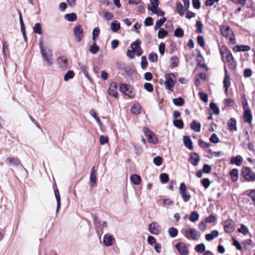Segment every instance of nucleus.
<instances>
[{
  "label": "nucleus",
  "instance_id": "12",
  "mask_svg": "<svg viewBox=\"0 0 255 255\" xmlns=\"http://www.w3.org/2000/svg\"><path fill=\"white\" fill-rule=\"evenodd\" d=\"M175 247L180 255H188L189 250L188 247L184 242H177Z\"/></svg>",
  "mask_w": 255,
  "mask_h": 255
},
{
  "label": "nucleus",
  "instance_id": "35",
  "mask_svg": "<svg viewBox=\"0 0 255 255\" xmlns=\"http://www.w3.org/2000/svg\"><path fill=\"white\" fill-rule=\"evenodd\" d=\"M64 18L69 22H74L77 19V14L75 12L67 13L64 15Z\"/></svg>",
  "mask_w": 255,
  "mask_h": 255
},
{
  "label": "nucleus",
  "instance_id": "26",
  "mask_svg": "<svg viewBox=\"0 0 255 255\" xmlns=\"http://www.w3.org/2000/svg\"><path fill=\"white\" fill-rule=\"evenodd\" d=\"M91 216L93 220L94 225L95 227V229L97 230H102V222L101 220L98 218L97 216L95 215L94 214L91 213Z\"/></svg>",
  "mask_w": 255,
  "mask_h": 255
},
{
  "label": "nucleus",
  "instance_id": "18",
  "mask_svg": "<svg viewBox=\"0 0 255 255\" xmlns=\"http://www.w3.org/2000/svg\"><path fill=\"white\" fill-rule=\"evenodd\" d=\"M125 74L127 75V78L128 80H132L133 79L132 75L136 71L135 70L130 66H125L121 69Z\"/></svg>",
  "mask_w": 255,
  "mask_h": 255
},
{
  "label": "nucleus",
  "instance_id": "51",
  "mask_svg": "<svg viewBox=\"0 0 255 255\" xmlns=\"http://www.w3.org/2000/svg\"><path fill=\"white\" fill-rule=\"evenodd\" d=\"M75 75V73L73 70H68L64 76V80L68 81L70 79L73 78Z\"/></svg>",
  "mask_w": 255,
  "mask_h": 255
},
{
  "label": "nucleus",
  "instance_id": "29",
  "mask_svg": "<svg viewBox=\"0 0 255 255\" xmlns=\"http://www.w3.org/2000/svg\"><path fill=\"white\" fill-rule=\"evenodd\" d=\"M142 110V107L139 104H134L131 108L130 112L134 115H139Z\"/></svg>",
  "mask_w": 255,
  "mask_h": 255
},
{
  "label": "nucleus",
  "instance_id": "34",
  "mask_svg": "<svg viewBox=\"0 0 255 255\" xmlns=\"http://www.w3.org/2000/svg\"><path fill=\"white\" fill-rule=\"evenodd\" d=\"M232 245L234 246H235L238 250L242 251L243 249H244L245 250H248V248L246 246H244V247H242L240 243L235 237H233L232 238Z\"/></svg>",
  "mask_w": 255,
  "mask_h": 255
},
{
  "label": "nucleus",
  "instance_id": "22",
  "mask_svg": "<svg viewBox=\"0 0 255 255\" xmlns=\"http://www.w3.org/2000/svg\"><path fill=\"white\" fill-rule=\"evenodd\" d=\"M220 31L221 34L226 38L229 37L230 33H232V31H233V30H231L230 26L224 25L220 26Z\"/></svg>",
  "mask_w": 255,
  "mask_h": 255
},
{
  "label": "nucleus",
  "instance_id": "9",
  "mask_svg": "<svg viewBox=\"0 0 255 255\" xmlns=\"http://www.w3.org/2000/svg\"><path fill=\"white\" fill-rule=\"evenodd\" d=\"M179 190L183 201L185 202H188L190 200L191 196L188 192L184 182L180 183Z\"/></svg>",
  "mask_w": 255,
  "mask_h": 255
},
{
  "label": "nucleus",
  "instance_id": "41",
  "mask_svg": "<svg viewBox=\"0 0 255 255\" xmlns=\"http://www.w3.org/2000/svg\"><path fill=\"white\" fill-rule=\"evenodd\" d=\"M100 50V47L97 45L96 42H93V44L90 46L89 51L93 54H97Z\"/></svg>",
  "mask_w": 255,
  "mask_h": 255
},
{
  "label": "nucleus",
  "instance_id": "13",
  "mask_svg": "<svg viewBox=\"0 0 255 255\" xmlns=\"http://www.w3.org/2000/svg\"><path fill=\"white\" fill-rule=\"evenodd\" d=\"M149 232L153 235H158L161 232V229L160 226L157 223L153 222L150 223L148 226Z\"/></svg>",
  "mask_w": 255,
  "mask_h": 255
},
{
  "label": "nucleus",
  "instance_id": "40",
  "mask_svg": "<svg viewBox=\"0 0 255 255\" xmlns=\"http://www.w3.org/2000/svg\"><path fill=\"white\" fill-rule=\"evenodd\" d=\"M167 19L165 17H163L157 20L155 23V25L154 26V29L157 30L161 28V26H162L163 24L166 21Z\"/></svg>",
  "mask_w": 255,
  "mask_h": 255
},
{
  "label": "nucleus",
  "instance_id": "33",
  "mask_svg": "<svg viewBox=\"0 0 255 255\" xmlns=\"http://www.w3.org/2000/svg\"><path fill=\"white\" fill-rule=\"evenodd\" d=\"M231 180L233 182H236L239 177V171L237 168H233L230 172Z\"/></svg>",
  "mask_w": 255,
  "mask_h": 255
},
{
  "label": "nucleus",
  "instance_id": "53",
  "mask_svg": "<svg viewBox=\"0 0 255 255\" xmlns=\"http://www.w3.org/2000/svg\"><path fill=\"white\" fill-rule=\"evenodd\" d=\"M133 147L135 150V154L137 156H140L143 152L142 146L139 144L133 143Z\"/></svg>",
  "mask_w": 255,
  "mask_h": 255
},
{
  "label": "nucleus",
  "instance_id": "44",
  "mask_svg": "<svg viewBox=\"0 0 255 255\" xmlns=\"http://www.w3.org/2000/svg\"><path fill=\"white\" fill-rule=\"evenodd\" d=\"M130 87L131 86L130 85L121 83L119 85L120 91L123 94L126 95V93H127V91L128 90Z\"/></svg>",
  "mask_w": 255,
  "mask_h": 255
},
{
  "label": "nucleus",
  "instance_id": "50",
  "mask_svg": "<svg viewBox=\"0 0 255 255\" xmlns=\"http://www.w3.org/2000/svg\"><path fill=\"white\" fill-rule=\"evenodd\" d=\"M6 161L11 165H17L20 162L19 160L16 157H8L6 158Z\"/></svg>",
  "mask_w": 255,
  "mask_h": 255
},
{
  "label": "nucleus",
  "instance_id": "58",
  "mask_svg": "<svg viewBox=\"0 0 255 255\" xmlns=\"http://www.w3.org/2000/svg\"><path fill=\"white\" fill-rule=\"evenodd\" d=\"M153 162L155 165L159 166L163 163V158L160 156H156L153 158Z\"/></svg>",
  "mask_w": 255,
  "mask_h": 255
},
{
  "label": "nucleus",
  "instance_id": "54",
  "mask_svg": "<svg viewBox=\"0 0 255 255\" xmlns=\"http://www.w3.org/2000/svg\"><path fill=\"white\" fill-rule=\"evenodd\" d=\"M198 96L200 99L204 103H207L208 101V95L207 93L203 91H199L198 92Z\"/></svg>",
  "mask_w": 255,
  "mask_h": 255
},
{
  "label": "nucleus",
  "instance_id": "20",
  "mask_svg": "<svg viewBox=\"0 0 255 255\" xmlns=\"http://www.w3.org/2000/svg\"><path fill=\"white\" fill-rule=\"evenodd\" d=\"M183 142L185 147L190 150H193L194 146L193 142L189 135H186L183 137Z\"/></svg>",
  "mask_w": 255,
  "mask_h": 255
},
{
  "label": "nucleus",
  "instance_id": "4",
  "mask_svg": "<svg viewBox=\"0 0 255 255\" xmlns=\"http://www.w3.org/2000/svg\"><path fill=\"white\" fill-rule=\"evenodd\" d=\"M142 131L148 142L153 144H156L158 143L159 139L157 135L148 128L143 127Z\"/></svg>",
  "mask_w": 255,
  "mask_h": 255
},
{
  "label": "nucleus",
  "instance_id": "38",
  "mask_svg": "<svg viewBox=\"0 0 255 255\" xmlns=\"http://www.w3.org/2000/svg\"><path fill=\"white\" fill-rule=\"evenodd\" d=\"M173 103L176 106L182 107L185 104L184 99L181 97H179L173 99Z\"/></svg>",
  "mask_w": 255,
  "mask_h": 255
},
{
  "label": "nucleus",
  "instance_id": "8",
  "mask_svg": "<svg viewBox=\"0 0 255 255\" xmlns=\"http://www.w3.org/2000/svg\"><path fill=\"white\" fill-rule=\"evenodd\" d=\"M223 226L225 232L227 234L233 233L235 229V223L230 218H229L223 222Z\"/></svg>",
  "mask_w": 255,
  "mask_h": 255
},
{
  "label": "nucleus",
  "instance_id": "61",
  "mask_svg": "<svg viewBox=\"0 0 255 255\" xmlns=\"http://www.w3.org/2000/svg\"><path fill=\"white\" fill-rule=\"evenodd\" d=\"M140 66L141 68L143 70H145L147 68L148 66V61L145 56H143L141 57Z\"/></svg>",
  "mask_w": 255,
  "mask_h": 255
},
{
  "label": "nucleus",
  "instance_id": "60",
  "mask_svg": "<svg viewBox=\"0 0 255 255\" xmlns=\"http://www.w3.org/2000/svg\"><path fill=\"white\" fill-rule=\"evenodd\" d=\"M201 185L205 188H208L211 184V181L208 178H204L201 180L200 181Z\"/></svg>",
  "mask_w": 255,
  "mask_h": 255
},
{
  "label": "nucleus",
  "instance_id": "31",
  "mask_svg": "<svg viewBox=\"0 0 255 255\" xmlns=\"http://www.w3.org/2000/svg\"><path fill=\"white\" fill-rule=\"evenodd\" d=\"M130 180L132 184L135 185H139L141 182V178L137 174H132L130 176Z\"/></svg>",
  "mask_w": 255,
  "mask_h": 255
},
{
  "label": "nucleus",
  "instance_id": "21",
  "mask_svg": "<svg viewBox=\"0 0 255 255\" xmlns=\"http://www.w3.org/2000/svg\"><path fill=\"white\" fill-rule=\"evenodd\" d=\"M54 195L56 198L57 202V208L56 210V214H57L61 207V197L59 191L57 187L56 186V188L54 187Z\"/></svg>",
  "mask_w": 255,
  "mask_h": 255
},
{
  "label": "nucleus",
  "instance_id": "27",
  "mask_svg": "<svg viewBox=\"0 0 255 255\" xmlns=\"http://www.w3.org/2000/svg\"><path fill=\"white\" fill-rule=\"evenodd\" d=\"M9 45L7 41H3L2 43V52L4 58H8L10 56V52L8 49Z\"/></svg>",
  "mask_w": 255,
  "mask_h": 255
},
{
  "label": "nucleus",
  "instance_id": "23",
  "mask_svg": "<svg viewBox=\"0 0 255 255\" xmlns=\"http://www.w3.org/2000/svg\"><path fill=\"white\" fill-rule=\"evenodd\" d=\"M78 66L80 69V70L82 71L85 76L88 79L90 83L92 84H93L94 82L92 78L89 76V73L87 71V68L86 66H84V64L81 62L78 63Z\"/></svg>",
  "mask_w": 255,
  "mask_h": 255
},
{
  "label": "nucleus",
  "instance_id": "36",
  "mask_svg": "<svg viewBox=\"0 0 255 255\" xmlns=\"http://www.w3.org/2000/svg\"><path fill=\"white\" fill-rule=\"evenodd\" d=\"M19 20L20 25V29L22 34L26 33V27L24 23L21 12L18 11Z\"/></svg>",
  "mask_w": 255,
  "mask_h": 255
},
{
  "label": "nucleus",
  "instance_id": "6",
  "mask_svg": "<svg viewBox=\"0 0 255 255\" xmlns=\"http://www.w3.org/2000/svg\"><path fill=\"white\" fill-rule=\"evenodd\" d=\"M241 174L247 181H253L255 180V173L252 172V169L248 166L242 168Z\"/></svg>",
  "mask_w": 255,
  "mask_h": 255
},
{
  "label": "nucleus",
  "instance_id": "39",
  "mask_svg": "<svg viewBox=\"0 0 255 255\" xmlns=\"http://www.w3.org/2000/svg\"><path fill=\"white\" fill-rule=\"evenodd\" d=\"M210 108L213 111V113L215 115H219L220 114V109L218 105L214 102V101H212L210 102L209 104Z\"/></svg>",
  "mask_w": 255,
  "mask_h": 255
},
{
  "label": "nucleus",
  "instance_id": "63",
  "mask_svg": "<svg viewBox=\"0 0 255 255\" xmlns=\"http://www.w3.org/2000/svg\"><path fill=\"white\" fill-rule=\"evenodd\" d=\"M148 58L151 62H155L157 61L158 57L156 53L152 52L149 54Z\"/></svg>",
  "mask_w": 255,
  "mask_h": 255
},
{
  "label": "nucleus",
  "instance_id": "43",
  "mask_svg": "<svg viewBox=\"0 0 255 255\" xmlns=\"http://www.w3.org/2000/svg\"><path fill=\"white\" fill-rule=\"evenodd\" d=\"M89 113L91 116L95 119L97 123L99 125H102V122L101 121L100 118L99 117L98 113L96 112L94 109H91Z\"/></svg>",
  "mask_w": 255,
  "mask_h": 255
},
{
  "label": "nucleus",
  "instance_id": "49",
  "mask_svg": "<svg viewBox=\"0 0 255 255\" xmlns=\"http://www.w3.org/2000/svg\"><path fill=\"white\" fill-rule=\"evenodd\" d=\"M194 250L197 253H203L206 251V247L204 244L200 243L195 246Z\"/></svg>",
  "mask_w": 255,
  "mask_h": 255
},
{
  "label": "nucleus",
  "instance_id": "48",
  "mask_svg": "<svg viewBox=\"0 0 255 255\" xmlns=\"http://www.w3.org/2000/svg\"><path fill=\"white\" fill-rule=\"evenodd\" d=\"M168 232L169 236L172 238H174L178 235V230L177 228L172 227L169 228Z\"/></svg>",
  "mask_w": 255,
  "mask_h": 255
},
{
  "label": "nucleus",
  "instance_id": "10",
  "mask_svg": "<svg viewBox=\"0 0 255 255\" xmlns=\"http://www.w3.org/2000/svg\"><path fill=\"white\" fill-rule=\"evenodd\" d=\"M74 34L77 42H80L84 36V31L80 24L76 25L73 28Z\"/></svg>",
  "mask_w": 255,
  "mask_h": 255
},
{
  "label": "nucleus",
  "instance_id": "30",
  "mask_svg": "<svg viewBox=\"0 0 255 255\" xmlns=\"http://www.w3.org/2000/svg\"><path fill=\"white\" fill-rule=\"evenodd\" d=\"M121 29V23L117 20H113L111 23V29L114 32L117 33Z\"/></svg>",
  "mask_w": 255,
  "mask_h": 255
},
{
  "label": "nucleus",
  "instance_id": "19",
  "mask_svg": "<svg viewBox=\"0 0 255 255\" xmlns=\"http://www.w3.org/2000/svg\"><path fill=\"white\" fill-rule=\"evenodd\" d=\"M243 117L245 123L249 124H251L252 123L253 115L251 109L244 110Z\"/></svg>",
  "mask_w": 255,
  "mask_h": 255
},
{
  "label": "nucleus",
  "instance_id": "57",
  "mask_svg": "<svg viewBox=\"0 0 255 255\" xmlns=\"http://www.w3.org/2000/svg\"><path fill=\"white\" fill-rule=\"evenodd\" d=\"M242 106H243V110H247V109H250V108L248 104L247 99L245 94L242 95Z\"/></svg>",
  "mask_w": 255,
  "mask_h": 255
},
{
  "label": "nucleus",
  "instance_id": "47",
  "mask_svg": "<svg viewBox=\"0 0 255 255\" xmlns=\"http://www.w3.org/2000/svg\"><path fill=\"white\" fill-rule=\"evenodd\" d=\"M184 30L181 27H177L174 31V36L177 38H181L184 36Z\"/></svg>",
  "mask_w": 255,
  "mask_h": 255
},
{
  "label": "nucleus",
  "instance_id": "64",
  "mask_svg": "<svg viewBox=\"0 0 255 255\" xmlns=\"http://www.w3.org/2000/svg\"><path fill=\"white\" fill-rule=\"evenodd\" d=\"M153 18L150 16L147 17L144 21V24L145 26H150L153 24Z\"/></svg>",
  "mask_w": 255,
  "mask_h": 255
},
{
  "label": "nucleus",
  "instance_id": "24",
  "mask_svg": "<svg viewBox=\"0 0 255 255\" xmlns=\"http://www.w3.org/2000/svg\"><path fill=\"white\" fill-rule=\"evenodd\" d=\"M227 126L230 131H236L237 130V120L234 118H231L227 122Z\"/></svg>",
  "mask_w": 255,
  "mask_h": 255
},
{
  "label": "nucleus",
  "instance_id": "2",
  "mask_svg": "<svg viewBox=\"0 0 255 255\" xmlns=\"http://www.w3.org/2000/svg\"><path fill=\"white\" fill-rule=\"evenodd\" d=\"M165 81L164 83L165 88L170 92H173L174 85L176 82L175 73H170L165 75Z\"/></svg>",
  "mask_w": 255,
  "mask_h": 255
},
{
  "label": "nucleus",
  "instance_id": "1",
  "mask_svg": "<svg viewBox=\"0 0 255 255\" xmlns=\"http://www.w3.org/2000/svg\"><path fill=\"white\" fill-rule=\"evenodd\" d=\"M39 46L43 62L47 66H51L53 64L52 50L50 48H44L43 40L41 38L39 39Z\"/></svg>",
  "mask_w": 255,
  "mask_h": 255
},
{
  "label": "nucleus",
  "instance_id": "32",
  "mask_svg": "<svg viewBox=\"0 0 255 255\" xmlns=\"http://www.w3.org/2000/svg\"><path fill=\"white\" fill-rule=\"evenodd\" d=\"M218 236L219 232L216 230H214L212 231L210 233L207 234L205 235V239L208 241H211L214 238L218 237Z\"/></svg>",
  "mask_w": 255,
  "mask_h": 255
},
{
  "label": "nucleus",
  "instance_id": "52",
  "mask_svg": "<svg viewBox=\"0 0 255 255\" xmlns=\"http://www.w3.org/2000/svg\"><path fill=\"white\" fill-rule=\"evenodd\" d=\"M168 32L165 30L163 28H161L159 29L158 32L157 36L159 39H163L165 37L167 36Z\"/></svg>",
  "mask_w": 255,
  "mask_h": 255
},
{
  "label": "nucleus",
  "instance_id": "62",
  "mask_svg": "<svg viewBox=\"0 0 255 255\" xmlns=\"http://www.w3.org/2000/svg\"><path fill=\"white\" fill-rule=\"evenodd\" d=\"M210 141L214 144L219 143L220 139L216 133H213L209 138Z\"/></svg>",
  "mask_w": 255,
  "mask_h": 255
},
{
  "label": "nucleus",
  "instance_id": "46",
  "mask_svg": "<svg viewBox=\"0 0 255 255\" xmlns=\"http://www.w3.org/2000/svg\"><path fill=\"white\" fill-rule=\"evenodd\" d=\"M160 181L162 184H165L169 182V175L166 173H162L159 175Z\"/></svg>",
  "mask_w": 255,
  "mask_h": 255
},
{
  "label": "nucleus",
  "instance_id": "14",
  "mask_svg": "<svg viewBox=\"0 0 255 255\" xmlns=\"http://www.w3.org/2000/svg\"><path fill=\"white\" fill-rule=\"evenodd\" d=\"M200 160V158L198 153L193 152L189 154L188 160L192 165L194 166L198 165Z\"/></svg>",
  "mask_w": 255,
  "mask_h": 255
},
{
  "label": "nucleus",
  "instance_id": "11",
  "mask_svg": "<svg viewBox=\"0 0 255 255\" xmlns=\"http://www.w3.org/2000/svg\"><path fill=\"white\" fill-rule=\"evenodd\" d=\"M117 89L118 83L116 82H112L110 84L108 93L110 96L114 97L115 99H118L119 94L117 92Z\"/></svg>",
  "mask_w": 255,
  "mask_h": 255
},
{
  "label": "nucleus",
  "instance_id": "7",
  "mask_svg": "<svg viewBox=\"0 0 255 255\" xmlns=\"http://www.w3.org/2000/svg\"><path fill=\"white\" fill-rule=\"evenodd\" d=\"M184 236L189 240H197L200 238L201 234L194 228H188L185 230Z\"/></svg>",
  "mask_w": 255,
  "mask_h": 255
},
{
  "label": "nucleus",
  "instance_id": "28",
  "mask_svg": "<svg viewBox=\"0 0 255 255\" xmlns=\"http://www.w3.org/2000/svg\"><path fill=\"white\" fill-rule=\"evenodd\" d=\"M191 129L195 132H199L201 130V125L200 122L194 120L190 124Z\"/></svg>",
  "mask_w": 255,
  "mask_h": 255
},
{
  "label": "nucleus",
  "instance_id": "37",
  "mask_svg": "<svg viewBox=\"0 0 255 255\" xmlns=\"http://www.w3.org/2000/svg\"><path fill=\"white\" fill-rule=\"evenodd\" d=\"M33 32L35 34L41 35L42 34V27L40 23H36L33 27Z\"/></svg>",
  "mask_w": 255,
  "mask_h": 255
},
{
  "label": "nucleus",
  "instance_id": "45",
  "mask_svg": "<svg viewBox=\"0 0 255 255\" xmlns=\"http://www.w3.org/2000/svg\"><path fill=\"white\" fill-rule=\"evenodd\" d=\"M199 219V214L196 211H192L189 216V220L191 222H195Z\"/></svg>",
  "mask_w": 255,
  "mask_h": 255
},
{
  "label": "nucleus",
  "instance_id": "55",
  "mask_svg": "<svg viewBox=\"0 0 255 255\" xmlns=\"http://www.w3.org/2000/svg\"><path fill=\"white\" fill-rule=\"evenodd\" d=\"M141 43V41L140 39L137 38L134 42L131 43L130 47L132 50H135V49L138 48V47H140Z\"/></svg>",
  "mask_w": 255,
  "mask_h": 255
},
{
  "label": "nucleus",
  "instance_id": "56",
  "mask_svg": "<svg viewBox=\"0 0 255 255\" xmlns=\"http://www.w3.org/2000/svg\"><path fill=\"white\" fill-rule=\"evenodd\" d=\"M171 60L172 61L170 66L172 68H175L177 67L179 63V58L175 56H173L171 57Z\"/></svg>",
  "mask_w": 255,
  "mask_h": 255
},
{
  "label": "nucleus",
  "instance_id": "59",
  "mask_svg": "<svg viewBox=\"0 0 255 255\" xmlns=\"http://www.w3.org/2000/svg\"><path fill=\"white\" fill-rule=\"evenodd\" d=\"M238 231L244 235H246L249 233V229L246 226L242 224L240 227L238 229Z\"/></svg>",
  "mask_w": 255,
  "mask_h": 255
},
{
  "label": "nucleus",
  "instance_id": "16",
  "mask_svg": "<svg viewBox=\"0 0 255 255\" xmlns=\"http://www.w3.org/2000/svg\"><path fill=\"white\" fill-rule=\"evenodd\" d=\"M115 242V239L113 235L107 234L103 238V243L106 247L112 246Z\"/></svg>",
  "mask_w": 255,
  "mask_h": 255
},
{
  "label": "nucleus",
  "instance_id": "15",
  "mask_svg": "<svg viewBox=\"0 0 255 255\" xmlns=\"http://www.w3.org/2000/svg\"><path fill=\"white\" fill-rule=\"evenodd\" d=\"M224 70L225 72V76L223 80V85L224 88L225 89L226 91H227L229 87L231 85V82H230V76L228 74V72L227 70V69L226 68V65L225 64L224 67Z\"/></svg>",
  "mask_w": 255,
  "mask_h": 255
},
{
  "label": "nucleus",
  "instance_id": "5",
  "mask_svg": "<svg viewBox=\"0 0 255 255\" xmlns=\"http://www.w3.org/2000/svg\"><path fill=\"white\" fill-rule=\"evenodd\" d=\"M220 54L222 61L225 63V61L229 60H234V58L229 49L226 45H222L219 48Z\"/></svg>",
  "mask_w": 255,
  "mask_h": 255
},
{
  "label": "nucleus",
  "instance_id": "42",
  "mask_svg": "<svg viewBox=\"0 0 255 255\" xmlns=\"http://www.w3.org/2000/svg\"><path fill=\"white\" fill-rule=\"evenodd\" d=\"M173 125L175 127L179 129H182L184 128V122L181 119H174L173 121Z\"/></svg>",
  "mask_w": 255,
  "mask_h": 255
},
{
  "label": "nucleus",
  "instance_id": "25",
  "mask_svg": "<svg viewBox=\"0 0 255 255\" xmlns=\"http://www.w3.org/2000/svg\"><path fill=\"white\" fill-rule=\"evenodd\" d=\"M243 162V158L240 155L232 156L230 158V164H235L238 166H240Z\"/></svg>",
  "mask_w": 255,
  "mask_h": 255
},
{
  "label": "nucleus",
  "instance_id": "17",
  "mask_svg": "<svg viewBox=\"0 0 255 255\" xmlns=\"http://www.w3.org/2000/svg\"><path fill=\"white\" fill-rule=\"evenodd\" d=\"M96 170L95 167L93 166L91 170L90 176V186L93 188L96 186L97 178L96 175Z\"/></svg>",
  "mask_w": 255,
  "mask_h": 255
},
{
  "label": "nucleus",
  "instance_id": "3",
  "mask_svg": "<svg viewBox=\"0 0 255 255\" xmlns=\"http://www.w3.org/2000/svg\"><path fill=\"white\" fill-rule=\"evenodd\" d=\"M150 4H148L147 5V9L158 16L164 17L165 12L159 7V0H150Z\"/></svg>",
  "mask_w": 255,
  "mask_h": 255
}]
</instances>
